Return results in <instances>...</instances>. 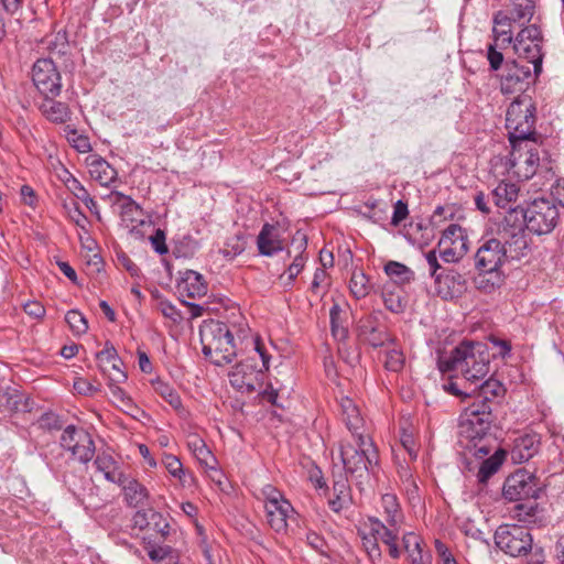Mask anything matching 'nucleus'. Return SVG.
I'll return each mask as SVG.
<instances>
[{
  "label": "nucleus",
  "instance_id": "f3484780",
  "mask_svg": "<svg viewBox=\"0 0 564 564\" xmlns=\"http://www.w3.org/2000/svg\"><path fill=\"white\" fill-rule=\"evenodd\" d=\"M358 336L375 348L382 347L392 340L387 327L379 322L377 314H371L359 321Z\"/></svg>",
  "mask_w": 564,
  "mask_h": 564
},
{
  "label": "nucleus",
  "instance_id": "4c0bfd02",
  "mask_svg": "<svg viewBox=\"0 0 564 564\" xmlns=\"http://www.w3.org/2000/svg\"><path fill=\"white\" fill-rule=\"evenodd\" d=\"M343 310L339 304L335 303L329 311L330 330L336 339L344 340L348 336V329L343 318Z\"/></svg>",
  "mask_w": 564,
  "mask_h": 564
},
{
  "label": "nucleus",
  "instance_id": "1a4fd4ad",
  "mask_svg": "<svg viewBox=\"0 0 564 564\" xmlns=\"http://www.w3.org/2000/svg\"><path fill=\"white\" fill-rule=\"evenodd\" d=\"M512 42L519 58L525 59V64H532L534 74L540 75L544 56L542 52L543 35L540 26L533 23L523 28Z\"/></svg>",
  "mask_w": 564,
  "mask_h": 564
},
{
  "label": "nucleus",
  "instance_id": "3c124183",
  "mask_svg": "<svg viewBox=\"0 0 564 564\" xmlns=\"http://www.w3.org/2000/svg\"><path fill=\"white\" fill-rule=\"evenodd\" d=\"M163 464L173 477L178 478V479L182 478V476L184 474V469H183V465H182L181 460L176 456H174L172 454L164 455Z\"/></svg>",
  "mask_w": 564,
  "mask_h": 564
},
{
  "label": "nucleus",
  "instance_id": "c756f323",
  "mask_svg": "<svg viewBox=\"0 0 564 564\" xmlns=\"http://www.w3.org/2000/svg\"><path fill=\"white\" fill-rule=\"evenodd\" d=\"M343 421L347 429L352 435L361 434L359 430L362 426V417L359 414V410L354 401L349 398H343L340 400Z\"/></svg>",
  "mask_w": 564,
  "mask_h": 564
},
{
  "label": "nucleus",
  "instance_id": "f03ea898",
  "mask_svg": "<svg viewBox=\"0 0 564 564\" xmlns=\"http://www.w3.org/2000/svg\"><path fill=\"white\" fill-rule=\"evenodd\" d=\"M491 354L480 341H462L451 355L438 360L442 372H460L466 382L476 383L489 373Z\"/></svg>",
  "mask_w": 564,
  "mask_h": 564
},
{
  "label": "nucleus",
  "instance_id": "c9c22d12",
  "mask_svg": "<svg viewBox=\"0 0 564 564\" xmlns=\"http://www.w3.org/2000/svg\"><path fill=\"white\" fill-rule=\"evenodd\" d=\"M188 447L202 465L214 468L216 458L200 437L194 436L189 440Z\"/></svg>",
  "mask_w": 564,
  "mask_h": 564
},
{
  "label": "nucleus",
  "instance_id": "bf43d9fd",
  "mask_svg": "<svg viewBox=\"0 0 564 564\" xmlns=\"http://www.w3.org/2000/svg\"><path fill=\"white\" fill-rule=\"evenodd\" d=\"M261 495L264 498L265 505L279 503L280 500L285 499L279 489L269 484L262 487Z\"/></svg>",
  "mask_w": 564,
  "mask_h": 564
},
{
  "label": "nucleus",
  "instance_id": "aec40b11",
  "mask_svg": "<svg viewBox=\"0 0 564 564\" xmlns=\"http://www.w3.org/2000/svg\"><path fill=\"white\" fill-rule=\"evenodd\" d=\"M259 253L265 257H272L284 248L283 239L278 227L271 224H264L257 237Z\"/></svg>",
  "mask_w": 564,
  "mask_h": 564
},
{
  "label": "nucleus",
  "instance_id": "e2e57ef3",
  "mask_svg": "<svg viewBox=\"0 0 564 564\" xmlns=\"http://www.w3.org/2000/svg\"><path fill=\"white\" fill-rule=\"evenodd\" d=\"M150 512H153V509L148 510H138L134 516L132 517L133 527L138 528L140 530L149 529L150 528Z\"/></svg>",
  "mask_w": 564,
  "mask_h": 564
},
{
  "label": "nucleus",
  "instance_id": "a211bd4d",
  "mask_svg": "<svg viewBox=\"0 0 564 564\" xmlns=\"http://www.w3.org/2000/svg\"><path fill=\"white\" fill-rule=\"evenodd\" d=\"M307 248V238L304 234L297 231L291 241V247L288 250V254L293 256L292 263L288 267V282L285 286H291L296 276L302 272L307 260L305 254Z\"/></svg>",
  "mask_w": 564,
  "mask_h": 564
},
{
  "label": "nucleus",
  "instance_id": "72a5a7b5",
  "mask_svg": "<svg viewBox=\"0 0 564 564\" xmlns=\"http://www.w3.org/2000/svg\"><path fill=\"white\" fill-rule=\"evenodd\" d=\"M437 246H452L468 248V237L464 228L457 224H451L442 234Z\"/></svg>",
  "mask_w": 564,
  "mask_h": 564
},
{
  "label": "nucleus",
  "instance_id": "6ab92c4d",
  "mask_svg": "<svg viewBox=\"0 0 564 564\" xmlns=\"http://www.w3.org/2000/svg\"><path fill=\"white\" fill-rule=\"evenodd\" d=\"M115 204L120 206V218L122 224L133 234L135 232L137 225H143L144 220L141 218L143 210L141 206L135 203L130 196L121 192H113Z\"/></svg>",
  "mask_w": 564,
  "mask_h": 564
},
{
  "label": "nucleus",
  "instance_id": "7c9ffc66",
  "mask_svg": "<svg viewBox=\"0 0 564 564\" xmlns=\"http://www.w3.org/2000/svg\"><path fill=\"white\" fill-rule=\"evenodd\" d=\"M518 193L519 188L516 184L500 182L492 191V199L498 207L514 212L510 204L517 200Z\"/></svg>",
  "mask_w": 564,
  "mask_h": 564
},
{
  "label": "nucleus",
  "instance_id": "052dcab7",
  "mask_svg": "<svg viewBox=\"0 0 564 564\" xmlns=\"http://www.w3.org/2000/svg\"><path fill=\"white\" fill-rule=\"evenodd\" d=\"M398 475L401 481L405 485L408 491L416 490L417 486L414 481L411 468L409 465H400L398 468Z\"/></svg>",
  "mask_w": 564,
  "mask_h": 564
},
{
  "label": "nucleus",
  "instance_id": "393cba45",
  "mask_svg": "<svg viewBox=\"0 0 564 564\" xmlns=\"http://www.w3.org/2000/svg\"><path fill=\"white\" fill-rule=\"evenodd\" d=\"M121 487L124 501L131 508L142 507L149 499L148 489L137 479L124 478Z\"/></svg>",
  "mask_w": 564,
  "mask_h": 564
},
{
  "label": "nucleus",
  "instance_id": "c85d7f7f",
  "mask_svg": "<svg viewBox=\"0 0 564 564\" xmlns=\"http://www.w3.org/2000/svg\"><path fill=\"white\" fill-rule=\"evenodd\" d=\"M89 173L102 186L117 178V171L102 158H94L89 163Z\"/></svg>",
  "mask_w": 564,
  "mask_h": 564
},
{
  "label": "nucleus",
  "instance_id": "9d476101",
  "mask_svg": "<svg viewBox=\"0 0 564 564\" xmlns=\"http://www.w3.org/2000/svg\"><path fill=\"white\" fill-rule=\"evenodd\" d=\"M59 444L65 451L70 453L74 459L82 464L90 462L96 452L90 433L75 425H68L64 429Z\"/></svg>",
  "mask_w": 564,
  "mask_h": 564
},
{
  "label": "nucleus",
  "instance_id": "774afa93",
  "mask_svg": "<svg viewBox=\"0 0 564 564\" xmlns=\"http://www.w3.org/2000/svg\"><path fill=\"white\" fill-rule=\"evenodd\" d=\"M435 550L437 552V555L440 556L442 564H458L457 561L452 555L451 551L443 542L436 540Z\"/></svg>",
  "mask_w": 564,
  "mask_h": 564
},
{
  "label": "nucleus",
  "instance_id": "13d9d810",
  "mask_svg": "<svg viewBox=\"0 0 564 564\" xmlns=\"http://www.w3.org/2000/svg\"><path fill=\"white\" fill-rule=\"evenodd\" d=\"M151 245L154 251L159 254H165L169 251V248L165 243V232L164 230L158 228L153 236L150 237Z\"/></svg>",
  "mask_w": 564,
  "mask_h": 564
},
{
  "label": "nucleus",
  "instance_id": "bb28decb",
  "mask_svg": "<svg viewBox=\"0 0 564 564\" xmlns=\"http://www.w3.org/2000/svg\"><path fill=\"white\" fill-rule=\"evenodd\" d=\"M333 492L334 498L328 500V505L334 512H339L349 507L351 502V494L350 486L346 477L339 476L338 479L334 480Z\"/></svg>",
  "mask_w": 564,
  "mask_h": 564
},
{
  "label": "nucleus",
  "instance_id": "412c9836",
  "mask_svg": "<svg viewBox=\"0 0 564 564\" xmlns=\"http://www.w3.org/2000/svg\"><path fill=\"white\" fill-rule=\"evenodd\" d=\"M267 519L269 525L276 532H286L288 520L295 513L291 502L286 499L279 503L265 505Z\"/></svg>",
  "mask_w": 564,
  "mask_h": 564
},
{
  "label": "nucleus",
  "instance_id": "cd10ccee",
  "mask_svg": "<svg viewBox=\"0 0 564 564\" xmlns=\"http://www.w3.org/2000/svg\"><path fill=\"white\" fill-rule=\"evenodd\" d=\"M494 37L496 42H501V46L509 45L512 43V30L511 24L512 22H516L513 20V15H508L503 11H498L494 15Z\"/></svg>",
  "mask_w": 564,
  "mask_h": 564
},
{
  "label": "nucleus",
  "instance_id": "473e14b6",
  "mask_svg": "<svg viewBox=\"0 0 564 564\" xmlns=\"http://www.w3.org/2000/svg\"><path fill=\"white\" fill-rule=\"evenodd\" d=\"M505 281L502 271H478L474 278L476 288L485 293H491L497 288L501 286Z\"/></svg>",
  "mask_w": 564,
  "mask_h": 564
},
{
  "label": "nucleus",
  "instance_id": "423d86ee",
  "mask_svg": "<svg viewBox=\"0 0 564 564\" xmlns=\"http://www.w3.org/2000/svg\"><path fill=\"white\" fill-rule=\"evenodd\" d=\"M522 217V223L529 231L535 235H547L560 223L558 206L550 198L539 197L528 204Z\"/></svg>",
  "mask_w": 564,
  "mask_h": 564
},
{
  "label": "nucleus",
  "instance_id": "9b49d317",
  "mask_svg": "<svg viewBox=\"0 0 564 564\" xmlns=\"http://www.w3.org/2000/svg\"><path fill=\"white\" fill-rule=\"evenodd\" d=\"M510 170L521 180H530L540 164L539 148L534 140L516 142L509 158Z\"/></svg>",
  "mask_w": 564,
  "mask_h": 564
},
{
  "label": "nucleus",
  "instance_id": "f704fd0d",
  "mask_svg": "<svg viewBox=\"0 0 564 564\" xmlns=\"http://www.w3.org/2000/svg\"><path fill=\"white\" fill-rule=\"evenodd\" d=\"M381 505L386 513V521L388 525L391 528H398L402 520V514L397 497L391 494H386L381 498Z\"/></svg>",
  "mask_w": 564,
  "mask_h": 564
},
{
  "label": "nucleus",
  "instance_id": "58836bf2",
  "mask_svg": "<svg viewBox=\"0 0 564 564\" xmlns=\"http://www.w3.org/2000/svg\"><path fill=\"white\" fill-rule=\"evenodd\" d=\"M152 386L155 392L160 394L173 409L178 410L182 408L181 397L167 382L156 379L152 381Z\"/></svg>",
  "mask_w": 564,
  "mask_h": 564
},
{
  "label": "nucleus",
  "instance_id": "a18cd8bd",
  "mask_svg": "<svg viewBox=\"0 0 564 564\" xmlns=\"http://www.w3.org/2000/svg\"><path fill=\"white\" fill-rule=\"evenodd\" d=\"M65 321L76 336L84 335L88 330L86 317L77 310H69L65 315Z\"/></svg>",
  "mask_w": 564,
  "mask_h": 564
},
{
  "label": "nucleus",
  "instance_id": "b1692460",
  "mask_svg": "<svg viewBox=\"0 0 564 564\" xmlns=\"http://www.w3.org/2000/svg\"><path fill=\"white\" fill-rule=\"evenodd\" d=\"M177 290L182 296L202 297L207 293V284L200 273L186 270L177 284Z\"/></svg>",
  "mask_w": 564,
  "mask_h": 564
},
{
  "label": "nucleus",
  "instance_id": "ddd939ff",
  "mask_svg": "<svg viewBox=\"0 0 564 564\" xmlns=\"http://www.w3.org/2000/svg\"><path fill=\"white\" fill-rule=\"evenodd\" d=\"M32 80L43 97L59 96L62 91V77L52 58H40L34 63Z\"/></svg>",
  "mask_w": 564,
  "mask_h": 564
},
{
  "label": "nucleus",
  "instance_id": "f257e3e1",
  "mask_svg": "<svg viewBox=\"0 0 564 564\" xmlns=\"http://www.w3.org/2000/svg\"><path fill=\"white\" fill-rule=\"evenodd\" d=\"M443 389L463 401L470 400L459 417L458 442L462 447L476 457L489 455L496 443L491 430L506 393L503 384L489 378L474 390L464 391L457 382L449 380Z\"/></svg>",
  "mask_w": 564,
  "mask_h": 564
},
{
  "label": "nucleus",
  "instance_id": "680f3d73",
  "mask_svg": "<svg viewBox=\"0 0 564 564\" xmlns=\"http://www.w3.org/2000/svg\"><path fill=\"white\" fill-rule=\"evenodd\" d=\"M327 280H328V274H327L326 270L317 268L314 273L312 284H311V292L317 295L319 293L321 288H323V286L327 288L329 285Z\"/></svg>",
  "mask_w": 564,
  "mask_h": 564
},
{
  "label": "nucleus",
  "instance_id": "de8ad7c7",
  "mask_svg": "<svg viewBox=\"0 0 564 564\" xmlns=\"http://www.w3.org/2000/svg\"><path fill=\"white\" fill-rule=\"evenodd\" d=\"M440 249V257L446 263H454L459 261L468 251V248H457L452 246H437Z\"/></svg>",
  "mask_w": 564,
  "mask_h": 564
},
{
  "label": "nucleus",
  "instance_id": "49530a36",
  "mask_svg": "<svg viewBox=\"0 0 564 564\" xmlns=\"http://www.w3.org/2000/svg\"><path fill=\"white\" fill-rule=\"evenodd\" d=\"M405 362L404 355L401 350L392 348L386 354L384 367L389 371L399 372L403 369Z\"/></svg>",
  "mask_w": 564,
  "mask_h": 564
},
{
  "label": "nucleus",
  "instance_id": "6e6552de",
  "mask_svg": "<svg viewBox=\"0 0 564 564\" xmlns=\"http://www.w3.org/2000/svg\"><path fill=\"white\" fill-rule=\"evenodd\" d=\"M510 214L505 217L498 229V239L503 243L507 260H521L530 253L529 237L522 221L514 219Z\"/></svg>",
  "mask_w": 564,
  "mask_h": 564
},
{
  "label": "nucleus",
  "instance_id": "09e8293b",
  "mask_svg": "<svg viewBox=\"0 0 564 564\" xmlns=\"http://www.w3.org/2000/svg\"><path fill=\"white\" fill-rule=\"evenodd\" d=\"M150 516L151 521L149 529L159 533L162 539H165L170 532V523L166 521L162 513L155 510H153V512H150Z\"/></svg>",
  "mask_w": 564,
  "mask_h": 564
},
{
  "label": "nucleus",
  "instance_id": "2f4dec72",
  "mask_svg": "<svg viewBox=\"0 0 564 564\" xmlns=\"http://www.w3.org/2000/svg\"><path fill=\"white\" fill-rule=\"evenodd\" d=\"M403 547L408 552L411 564H431V556L423 554L420 538L409 532L403 535Z\"/></svg>",
  "mask_w": 564,
  "mask_h": 564
},
{
  "label": "nucleus",
  "instance_id": "2eb2a0df",
  "mask_svg": "<svg viewBox=\"0 0 564 564\" xmlns=\"http://www.w3.org/2000/svg\"><path fill=\"white\" fill-rule=\"evenodd\" d=\"M507 261L503 243H500L498 237L482 241L475 254L477 271H501Z\"/></svg>",
  "mask_w": 564,
  "mask_h": 564
},
{
  "label": "nucleus",
  "instance_id": "79ce46f5",
  "mask_svg": "<svg viewBox=\"0 0 564 564\" xmlns=\"http://www.w3.org/2000/svg\"><path fill=\"white\" fill-rule=\"evenodd\" d=\"M68 188L76 196V198L80 199L86 207L94 214L98 215V205L96 200L90 196L88 191L80 184L78 180L72 177L68 184Z\"/></svg>",
  "mask_w": 564,
  "mask_h": 564
},
{
  "label": "nucleus",
  "instance_id": "4d7b16f0",
  "mask_svg": "<svg viewBox=\"0 0 564 564\" xmlns=\"http://www.w3.org/2000/svg\"><path fill=\"white\" fill-rule=\"evenodd\" d=\"M551 199L564 208V177L557 178L550 188Z\"/></svg>",
  "mask_w": 564,
  "mask_h": 564
},
{
  "label": "nucleus",
  "instance_id": "e433bc0d",
  "mask_svg": "<svg viewBox=\"0 0 564 564\" xmlns=\"http://www.w3.org/2000/svg\"><path fill=\"white\" fill-rule=\"evenodd\" d=\"M384 272L398 284L410 283L414 279V272L405 264L397 261H389L384 265Z\"/></svg>",
  "mask_w": 564,
  "mask_h": 564
},
{
  "label": "nucleus",
  "instance_id": "5fc2aeb1",
  "mask_svg": "<svg viewBox=\"0 0 564 564\" xmlns=\"http://www.w3.org/2000/svg\"><path fill=\"white\" fill-rule=\"evenodd\" d=\"M497 45L498 42L495 41V44H490L487 51V59L491 70H498L502 67V65H505L503 54L497 51Z\"/></svg>",
  "mask_w": 564,
  "mask_h": 564
},
{
  "label": "nucleus",
  "instance_id": "7ed1b4c3",
  "mask_svg": "<svg viewBox=\"0 0 564 564\" xmlns=\"http://www.w3.org/2000/svg\"><path fill=\"white\" fill-rule=\"evenodd\" d=\"M202 351L215 365L230 364L237 352L235 335L229 326L220 321L208 319L199 327Z\"/></svg>",
  "mask_w": 564,
  "mask_h": 564
},
{
  "label": "nucleus",
  "instance_id": "20e7f679",
  "mask_svg": "<svg viewBox=\"0 0 564 564\" xmlns=\"http://www.w3.org/2000/svg\"><path fill=\"white\" fill-rule=\"evenodd\" d=\"M356 446L340 444V458L346 474L360 479L365 474L376 475L379 464L378 451L371 440L367 442L362 434H357Z\"/></svg>",
  "mask_w": 564,
  "mask_h": 564
},
{
  "label": "nucleus",
  "instance_id": "6e6d98bb",
  "mask_svg": "<svg viewBox=\"0 0 564 564\" xmlns=\"http://www.w3.org/2000/svg\"><path fill=\"white\" fill-rule=\"evenodd\" d=\"M489 341L492 345V348L496 351L491 355V357H501L506 358L510 355L511 351V343L509 340L500 339L498 337L490 336Z\"/></svg>",
  "mask_w": 564,
  "mask_h": 564
},
{
  "label": "nucleus",
  "instance_id": "c03bdc74",
  "mask_svg": "<svg viewBox=\"0 0 564 564\" xmlns=\"http://www.w3.org/2000/svg\"><path fill=\"white\" fill-rule=\"evenodd\" d=\"M67 141L80 153H87L91 150L89 138L80 134L75 128L66 126L64 128Z\"/></svg>",
  "mask_w": 564,
  "mask_h": 564
},
{
  "label": "nucleus",
  "instance_id": "69168bd1",
  "mask_svg": "<svg viewBox=\"0 0 564 564\" xmlns=\"http://www.w3.org/2000/svg\"><path fill=\"white\" fill-rule=\"evenodd\" d=\"M147 550H148V556L153 562H161V561L165 560L173 551L172 547L169 545L150 546V547H147Z\"/></svg>",
  "mask_w": 564,
  "mask_h": 564
},
{
  "label": "nucleus",
  "instance_id": "338daca9",
  "mask_svg": "<svg viewBox=\"0 0 564 564\" xmlns=\"http://www.w3.org/2000/svg\"><path fill=\"white\" fill-rule=\"evenodd\" d=\"M158 307L164 317L170 318L173 322H177L182 318L180 311L167 301H160Z\"/></svg>",
  "mask_w": 564,
  "mask_h": 564
},
{
  "label": "nucleus",
  "instance_id": "f8f14e48",
  "mask_svg": "<svg viewBox=\"0 0 564 564\" xmlns=\"http://www.w3.org/2000/svg\"><path fill=\"white\" fill-rule=\"evenodd\" d=\"M539 75L522 61H507L500 76V89L505 95L524 91Z\"/></svg>",
  "mask_w": 564,
  "mask_h": 564
},
{
  "label": "nucleus",
  "instance_id": "4468645a",
  "mask_svg": "<svg viewBox=\"0 0 564 564\" xmlns=\"http://www.w3.org/2000/svg\"><path fill=\"white\" fill-rule=\"evenodd\" d=\"M535 477L525 469H519L505 480L502 495L509 501L536 498Z\"/></svg>",
  "mask_w": 564,
  "mask_h": 564
},
{
  "label": "nucleus",
  "instance_id": "4be33fe9",
  "mask_svg": "<svg viewBox=\"0 0 564 564\" xmlns=\"http://www.w3.org/2000/svg\"><path fill=\"white\" fill-rule=\"evenodd\" d=\"M540 447V437L538 434H523L518 436L511 449V459L516 464H522L532 458Z\"/></svg>",
  "mask_w": 564,
  "mask_h": 564
},
{
  "label": "nucleus",
  "instance_id": "ea45409f",
  "mask_svg": "<svg viewBox=\"0 0 564 564\" xmlns=\"http://www.w3.org/2000/svg\"><path fill=\"white\" fill-rule=\"evenodd\" d=\"M349 289L357 300L366 297L371 289L368 276L362 271H354L349 282Z\"/></svg>",
  "mask_w": 564,
  "mask_h": 564
},
{
  "label": "nucleus",
  "instance_id": "603ef678",
  "mask_svg": "<svg viewBox=\"0 0 564 564\" xmlns=\"http://www.w3.org/2000/svg\"><path fill=\"white\" fill-rule=\"evenodd\" d=\"M40 426L47 431H58L63 427L61 417L52 412L44 413L39 420Z\"/></svg>",
  "mask_w": 564,
  "mask_h": 564
},
{
  "label": "nucleus",
  "instance_id": "5701e85b",
  "mask_svg": "<svg viewBox=\"0 0 564 564\" xmlns=\"http://www.w3.org/2000/svg\"><path fill=\"white\" fill-rule=\"evenodd\" d=\"M56 97H44L39 104V110L53 123H66L70 119L72 111L67 104L57 101Z\"/></svg>",
  "mask_w": 564,
  "mask_h": 564
},
{
  "label": "nucleus",
  "instance_id": "864d4df0",
  "mask_svg": "<svg viewBox=\"0 0 564 564\" xmlns=\"http://www.w3.org/2000/svg\"><path fill=\"white\" fill-rule=\"evenodd\" d=\"M22 403V395L18 391L13 390L11 393H4L0 395V408H4L9 411H17Z\"/></svg>",
  "mask_w": 564,
  "mask_h": 564
},
{
  "label": "nucleus",
  "instance_id": "39448f33",
  "mask_svg": "<svg viewBox=\"0 0 564 564\" xmlns=\"http://www.w3.org/2000/svg\"><path fill=\"white\" fill-rule=\"evenodd\" d=\"M535 107L528 96L517 97L508 107L506 113V128L509 133L511 148L516 142L531 140L534 134Z\"/></svg>",
  "mask_w": 564,
  "mask_h": 564
},
{
  "label": "nucleus",
  "instance_id": "0eeeda50",
  "mask_svg": "<svg viewBox=\"0 0 564 564\" xmlns=\"http://www.w3.org/2000/svg\"><path fill=\"white\" fill-rule=\"evenodd\" d=\"M495 543L506 554L517 557L531 555L534 557L533 538L527 527L518 524H502L495 532Z\"/></svg>",
  "mask_w": 564,
  "mask_h": 564
},
{
  "label": "nucleus",
  "instance_id": "a878e982",
  "mask_svg": "<svg viewBox=\"0 0 564 564\" xmlns=\"http://www.w3.org/2000/svg\"><path fill=\"white\" fill-rule=\"evenodd\" d=\"M507 457V452L502 448L495 449L494 454L486 458L478 469L476 475L477 480L480 485H487L488 480L498 473L501 468L505 459Z\"/></svg>",
  "mask_w": 564,
  "mask_h": 564
},
{
  "label": "nucleus",
  "instance_id": "dca6fc26",
  "mask_svg": "<svg viewBox=\"0 0 564 564\" xmlns=\"http://www.w3.org/2000/svg\"><path fill=\"white\" fill-rule=\"evenodd\" d=\"M437 294L444 300L462 296L466 291V279L453 269H443L434 282Z\"/></svg>",
  "mask_w": 564,
  "mask_h": 564
},
{
  "label": "nucleus",
  "instance_id": "0e129e2a",
  "mask_svg": "<svg viewBox=\"0 0 564 564\" xmlns=\"http://www.w3.org/2000/svg\"><path fill=\"white\" fill-rule=\"evenodd\" d=\"M409 215L408 204L403 200H398L393 207V215L391 218V225L398 226Z\"/></svg>",
  "mask_w": 564,
  "mask_h": 564
},
{
  "label": "nucleus",
  "instance_id": "a19ab883",
  "mask_svg": "<svg viewBox=\"0 0 564 564\" xmlns=\"http://www.w3.org/2000/svg\"><path fill=\"white\" fill-rule=\"evenodd\" d=\"M538 0H511V14L514 21L527 19L530 21L533 18Z\"/></svg>",
  "mask_w": 564,
  "mask_h": 564
},
{
  "label": "nucleus",
  "instance_id": "8fccbe9b",
  "mask_svg": "<svg viewBox=\"0 0 564 564\" xmlns=\"http://www.w3.org/2000/svg\"><path fill=\"white\" fill-rule=\"evenodd\" d=\"M361 540L362 545L371 560H377L381 557V550L378 544V536L362 532Z\"/></svg>",
  "mask_w": 564,
  "mask_h": 564
},
{
  "label": "nucleus",
  "instance_id": "37998d69",
  "mask_svg": "<svg viewBox=\"0 0 564 564\" xmlns=\"http://www.w3.org/2000/svg\"><path fill=\"white\" fill-rule=\"evenodd\" d=\"M246 249V240L241 234L228 237L225 247L220 249V253L227 259H234L241 254Z\"/></svg>",
  "mask_w": 564,
  "mask_h": 564
}]
</instances>
